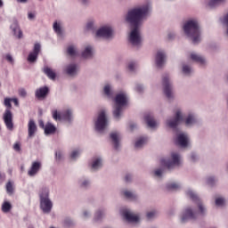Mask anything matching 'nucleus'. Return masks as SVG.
<instances>
[{
	"mask_svg": "<svg viewBox=\"0 0 228 228\" xmlns=\"http://www.w3.org/2000/svg\"><path fill=\"white\" fill-rule=\"evenodd\" d=\"M125 181H126V183H129V182L131 181V175H126L125 176Z\"/></svg>",
	"mask_w": 228,
	"mask_h": 228,
	"instance_id": "nucleus-54",
	"label": "nucleus"
},
{
	"mask_svg": "<svg viewBox=\"0 0 228 228\" xmlns=\"http://www.w3.org/2000/svg\"><path fill=\"white\" fill-rule=\"evenodd\" d=\"M3 6V0H0V8Z\"/></svg>",
	"mask_w": 228,
	"mask_h": 228,
	"instance_id": "nucleus-64",
	"label": "nucleus"
},
{
	"mask_svg": "<svg viewBox=\"0 0 228 228\" xmlns=\"http://www.w3.org/2000/svg\"><path fill=\"white\" fill-rule=\"evenodd\" d=\"M83 4H86V0H80Z\"/></svg>",
	"mask_w": 228,
	"mask_h": 228,
	"instance_id": "nucleus-62",
	"label": "nucleus"
},
{
	"mask_svg": "<svg viewBox=\"0 0 228 228\" xmlns=\"http://www.w3.org/2000/svg\"><path fill=\"white\" fill-rule=\"evenodd\" d=\"M144 120L148 126V127H156L157 126V123H156V120H154V117H152V115L151 114H147L145 117H144Z\"/></svg>",
	"mask_w": 228,
	"mask_h": 228,
	"instance_id": "nucleus-22",
	"label": "nucleus"
},
{
	"mask_svg": "<svg viewBox=\"0 0 228 228\" xmlns=\"http://www.w3.org/2000/svg\"><path fill=\"white\" fill-rule=\"evenodd\" d=\"M12 210V203L8 201H4L2 205L3 213H10Z\"/></svg>",
	"mask_w": 228,
	"mask_h": 228,
	"instance_id": "nucleus-27",
	"label": "nucleus"
},
{
	"mask_svg": "<svg viewBox=\"0 0 228 228\" xmlns=\"http://www.w3.org/2000/svg\"><path fill=\"white\" fill-rule=\"evenodd\" d=\"M79 156V151H74L71 152L70 158L71 159H76V157Z\"/></svg>",
	"mask_w": 228,
	"mask_h": 228,
	"instance_id": "nucleus-43",
	"label": "nucleus"
},
{
	"mask_svg": "<svg viewBox=\"0 0 228 228\" xmlns=\"http://www.w3.org/2000/svg\"><path fill=\"white\" fill-rule=\"evenodd\" d=\"M58 120H64L65 122H70V120H72V111L70 110H67L62 112H59Z\"/></svg>",
	"mask_w": 228,
	"mask_h": 228,
	"instance_id": "nucleus-16",
	"label": "nucleus"
},
{
	"mask_svg": "<svg viewBox=\"0 0 228 228\" xmlns=\"http://www.w3.org/2000/svg\"><path fill=\"white\" fill-rule=\"evenodd\" d=\"M136 90H137L138 92H142V91L143 90V87H142V86H136Z\"/></svg>",
	"mask_w": 228,
	"mask_h": 228,
	"instance_id": "nucleus-59",
	"label": "nucleus"
},
{
	"mask_svg": "<svg viewBox=\"0 0 228 228\" xmlns=\"http://www.w3.org/2000/svg\"><path fill=\"white\" fill-rule=\"evenodd\" d=\"M35 17V13L33 12H28V19H33Z\"/></svg>",
	"mask_w": 228,
	"mask_h": 228,
	"instance_id": "nucleus-58",
	"label": "nucleus"
},
{
	"mask_svg": "<svg viewBox=\"0 0 228 228\" xmlns=\"http://www.w3.org/2000/svg\"><path fill=\"white\" fill-rule=\"evenodd\" d=\"M106 126H108L106 112L104 110H102L98 114V118L95 122V129L96 131H104V129H106Z\"/></svg>",
	"mask_w": 228,
	"mask_h": 228,
	"instance_id": "nucleus-8",
	"label": "nucleus"
},
{
	"mask_svg": "<svg viewBox=\"0 0 228 228\" xmlns=\"http://www.w3.org/2000/svg\"><path fill=\"white\" fill-rule=\"evenodd\" d=\"M40 44H35L33 52L28 54V61H29L30 63H35V61H37V59L38 58V54L40 53Z\"/></svg>",
	"mask_w": 228,
	"mask_h": 228,
	"instance_id": "nucleus-14",
	"label": "nucleus"
},
{
	"mask_svg": "<svg viewBox=\"0 0 228 228\" xmlns=\"http://www.w3.org/2000/svg\"><path fill=\"white\" fill-rule=\"evenodd\" d=\"M53 117L54 120H58V110H57L53 111Z\"/></svg>",
	"mask_w": 228,
	"mask_h": 228,
	"instance_id": "nucleus-50",
	"label": "nucleus"
},
{
	"mask_svg": "<svg viewBox=\"0 0 228 228\" xmlns=\"http://www.w3.org/2000/svg\"><path fill=\"white\" fill-rule=\"evenodd\" d=\"M183 31L187 37L192 39L193 44H199L200 42V28L197 20H188L183 25Z\"/></svg>",
	"mask_w": 228,
	"mask_h": 228,
	"instance_id": "nucleus-3",
	"label": "nucleus"
},
{
	"mask_svg": "<svg viewBox=\"0 0 228 228\" xmlns=\"http://www.w3.org/2000/svg\"><path fill=\"white\" fill-rule=\"evenodd\" d=\"M208 184H210V185L215 184V178L214 177L208 178Z\"/></svg>",
	"mask_w": 228,
	"mask_h": 228,
	"instance_id": "nucleus-48",
	"label": "nucleus"
},
{
	"mask_svg": "<svg viewBox=\"0 0 228 228\" xmlns=\"http://www.w3.org/2000/svg\"><path fill=\"white\" fill-rule=\"evenodd\" d=\"M39 127L44 129L45 134H46V136L49 134H54V133H56V126L50 122L45 124L44 120H39Z\"/></svg>",
	"mask_w": 228,
	"mask_h": 228,
	"instance_id": "nucleus-9",
	"label": "nucleus"
},
{
	"mask_svg": "<svg viewBox=\"0 0 228 228\" xmlns=\"http://www.w3.org/2000/svg\"><path fill=\"white\" fill-rule=\"evenodd\" d=\"M183 120V116L181 115V110H177L175 118L173 120H167V124L168 127H171V129H175L178 124H181Z\"/></svg>",
	"mask_w": 228,
	"mask_h": 228,
	"instance_id": "nucleus-11",
	"label": "nucleus"
},
{
	"mask_svg": "<svg viewBox=\"0 0 228 228\" xmlns=\"http://www.w3.org/2000/svg\"><path fill=\"white\" fill-rule=\"evenodd\" d=\"M172 160L167 159H162L160 163L163 167H166L168 170L174 168V167H179L180 165V157L177 153L171 154Z\"/></svg>",
	"mask_w": 228,
	"mask_h": 228,
	"instance_id": "nucleus-7",
	"label": "nucleus"
},
{
	"mask_svg": "<svg viewBox=\"0 0 228 228\" xmlns=\"http://www.w3.org/2000/svg\"><path fill=\"white\" fill-rule=\"evenodd\" d=\"M61 32H62V30H61V26L59 24V25H58V35H59V36L61 35Z\"/></svg>",
	"mask_w": 228,
	"mask_h": 228,
	"instance_id": "nucleus-57",
	"label": "nucleus"
},
{
	"mask_svg": "<svg viewBox=\"0 0 228 228\" xmlns=\"http://www.w3.org/2000/svg\"><path fill=\"white\" fill-rule=\"evenodd\" d=\"M134 127H136V125H130L131 131H133L134 129Z\"/></svg>",
	"mask_w": 228,
	"mask_h": 228,
	"instance_id": "nucleus-60",
	"label": "nucleus"
},
{
	"mask_svg": "<svg viewBox=\"0 0 228 228\" xmlns=\"http://www.w3.org/2000/svg\"><path fill=\"white\" fill-rule=\"evenodd\" d=\"M102 165V164L101 159H96L92 164V168L93 170H97V168H99V167H101Z\"/></svg>",
	"mask_w": 228,
	"mask_h": 228,
	"instance_id": "nucleus-32",
	"label": "nucleus"
},
{
	"mask_svg": "<svg viewBox=\"0 0 228 228\" xmlns=\"http://www.w3.org/2000/svg\"><path fill=\"white\" fill-rule=\"evenodd\" d=\"M115 103L116 107L113 110V116L114 118L119 119L120 113H122V107L127 104V96H126V94L122 93L117 94L115 97Z\"/></svg>",
	"mask_w": 228,
	"mask_h": 228,
	"instance_id": "nucleus-6",
	"label": "nucleus"
},
{
	"mask_svg": "<svg viewBox=\"0 0 228 228\" xmlns=\"http://www.w3.org/2000/svg\"><path fill=\"white\" fill-rule=\"evenodd\" d=\"M64 225H66L67 227H69V225H72V221L70 219H66L64 221Z\"/></svg>",
	"mask_w": 228,
	"mask_h": 228,
	"instance_id": "nucleus-49",
	"label": "nucleus"
},
{
	"mask_svg": "<svg viewBox=\"0 0 228 228\" xmlns=\"http://www.w3.org/2000/svg\"><path fill=\"white\" fill-rule=\"evenodd\" d=\"M67 53L69 56H76L77 54L76 49L72 45L68 47Z\"/></svg>",
	"mask_w": 228,
	"mask_h": 228,
	"instance_id": "nucleus-36",
	"label": "nucleus"
},
{
	"mask_svg": "<svg viewBox=\"0 0 228 228\" xmlns=\"http://www.w3.org/2000/svg\"><path fill=\"white\" fill-rule=\"evenodd\" d=\"M5 60H6L9 63H13V57H12V56L10 55V53H7V54L5 55Z\"/></svg>",
	"mask_w": 228,
	"mask_h": 228,
	"instance_id": "nucleus-42",
	"label": "nucleus"
},
{
	"mask_svg": "<svg viewBox=\"0 0 228 228\" xmlns=\"http://www.w3.org/2000/svg\"><path fill=\"white\" fill-rule=\"evenodd\" d=\"M6 191L9 193V195H12L13 193V183L12 182H8L6 183Z\"/></svg>",
	"mask_w": 228,
	"mask_h": 228,
	"instance_id": "nucleus-34",
	"label": "nucleus"
},
{
	"mask_svg": "<svg viewBox=\"0 0 228 228\" xmlns=\"http://www.w3.org/2000/svg\"><path fill=\"white\" fill-rule=\"evenodd\" d=\"M123 216L126 222H138L140 217L133 213L129 212L128 210L123 211Z\"/></svg>",
	"mask_w": 228,
	"mask_h": 228,
	"instance_id": "nucleus-19",
	"label": "nucleus"
},
{
	"mask_svg": "<svg viewBox=\"0 0 228 228\" xmlns=\"http://www.w3.org/2000/svg\"><path fill=\"white\" fill-rule=\"evenodd\" d=\"M92 28H94V23L93 22L87 23L86 29H92Z\"/></svg>",
	"mask_w": 228,
	"mask_h": 228,
	"instance_id": "nucleus-52",
	"label": "nucleus"
},
{
	"mask_svg": "<svg viewBox=\"0 0 228 228\" xmlns=\"http://www.w3.org/2000/svg\"><path fill=\"white\" fill-rule=\"evenodd\" d=\"M77 70V67L75 64H70L67 67L66 72L69 74V76H74Z\"/></svg>",
	"mask_w": 228,
	"mask_h": 228,
	"instance_id": "nucleus-25",
	"label": "nucleus"
},
{
	"mask_svg": "<svg viewBox=\"0 0 228 228\" xmlns=\"http://www.w3.org/2000/svg\"><path fill=\"white\" fill-rule=\"evenodd\" d=\"M84 216H88V212H84Z\"/></svg>",
	"mask_w": 228,
	"mask_h": 228,
	"instance_id": "nucleus-63",
	"label": "nucleus"
},
{
	"mask_svg": "<svg viewBox=\"0 0 228 228\" xmlns=\"http://www.w3.org/2000/svg\"><path fill=\"white\" fill-rule=\"evenodd\" d=\"M145 143H147V138L141 137L138 141L135 142V148L140 149V147L145 145Z\"/></svg>",
	"mask_w": 228,
	"mask_h": 228,
	"instance_id": "nucleus-29",
	"label": "nucleus"
},
{
	"mask_svg": "<svg viewBox=\"0 0 228 228\" xmlns=\"http://www.w3.org/2000/svg\"><path fill=\"white\" fill-rule=\"evenodd\" d=\"M41 168H42V162L40 161L32 162V165L29 170L28 171V175H29V177H35V175H37V174L40 172Z\"/></svg>",
	"mask_w": 228,
	"mask_h": 228,
	"instance_id": "nucleus-13",
	"label": "nucleus"
},
{
	"mask_svg": "<svg viewBox=\"0 0 228 228\" xmlns=\"http://www.w3.org/2000/svg\"><path fill=\"white\" fill-rule=\"evenodd\" d=\"M165 53L159 51L156 55V65L159 68L163 67V63H165Z\"/></svg>",
	"mask_w": 228,
	"mask_h": 228,
	"instance_id": "nucleus-21",
	"label": "nucleus"
},
{
	"mask_svg": "<svg viewBox=\"0 0 228 228\" xmlns=\"http://www.w3.org/2000/svg\"><path fill=\"white\" fill-rule=\"evenodd\" d=\"M181 188V185H179V183H167V190H179Z\"/></svg>",
	"mask_w": 228,
	"mask_h": 228,
	"instance_id": "nucleus-30",
	"label": "nucleus"
},
{
	"mask_svg": "<svg viewBox=\"0 0 228 228\" xmlns=\"http://www.w3.org/2000/svg\"><path fill=\"white\" fill-rule=\"evenodd\" d=\"M146 216L148 220H151V218H154L156 216V211L148 212Z\"/></svg>",
	"mask_w": 228,
	"mask_h": 228,
	"instance_id": "nucleus-40",
	"label": "nucleus"
},
{
	"mask_svg": "<svg viewBox=\"0 0 228 228\" xmlns=\"http://www.w3.org/2000/svg\"><path fill=\"white\" fill-rule=\"evenodd\" d=\"M163 174V171L161 169L155 170V175L157 177H161V175Z\"/></svg>",
	"mask_w": 228,
	"mask_h": 228,
	"instance_id": "nucleus-46",
	"label": "nucleus"
},
{
	"mask_svg": "<svg viewBox=\"0 0 228 228\" xmlns=\"http://www.w3.org/2000/svg\"><path fill=\"white\" fill-rule=\"evenodd\" d=\"M53 29H54L55 33H58V21H55L53 23Z\"/></svg>",
	"mask_w": 228,
	"mask_h": 228,
	"instance_id": "nucleus-51",
	"label": "nucleus"
},
{
	"mask_svg": "<svg viewBox=\"0 0 228 228\" xmlns=\"http://www.w3.org/2000/svg\"><path fill=\"white\" fill-rule=\"evenodd\" d=\"M191 60H192V61H196L197 63H200V65H204V63H206V60H204L202 56L196 53L191 54Z\"/></svg>",
	"mask_w": 228,
	"mask_h": 228,
	"instance_id": "nucleus-23",
	"label": "nucleus"
},
{
	"mask_svg": "<svg viewBox=\"0 0 228 228\" xmlns=\"http://www.w3.org/2000/svg\"><path fill=\"white\" fill-rule=\"evenodd\" d=\"M176 142L180 147H188V135H186V134H179Z\"/></svg>",
	"mask_w": 228,
	"mask_h": 228,
	"instance_id": "nucleus-20",
	"label": "nucleus"
},
{
	"mask_svg": "<svg viewBox=\"0 0 228 228\" xmlns=\"http://www.w3.org/2000/svg\"><path fill=\"white\" fill-rule=\"evenodd\" d=\"M37 123H35V120L29 119L28 124V138H33V136H35V134L37 133Z\"/></svg>",
	"mask_w": 228,
	"mask_h": 228,
	"instance_id": "nucleus-18",
	"label": "nucleus"
},
{
	"mask_svg": "<svg viewBox=\"0 0 228 228\" xmlns=\"http://www.w3.org/2000/svg\"><path fill=\"white\" fill-rule=\"evenodd\" d=\"M193 122H195V118L193 115L190 114L185 119V124L186 126H190L191 124H193Z\"/></svg>",
	"mask_w": 228,
	"mask_h": 228,
	"instance_id": "nucleus-35",
	"label": "nucleus"
},
{
	"mask_svg": "<svg viewBox=\"0 0 228 228\" xmlns=\"http://www.w3.org/2000/svg\"><path fill=\"white\" fill-rule=\"evenodd\" d=\"M88 184H89L88 181H84V182L82 183V184H81V187H82V188H86V186H88Z\"/></svg>",
	"mask_w": 228,
	"mask_h": 228,
	"instance_id": "nucleus-53",
	"label": "nucleus"
},
{
	"mask_svg": "<svg viewBox=\"0 0 228 228\" xmlns=\"http://www.w3.org/2000/svg\"><path fill=\"white\" fill-rule=\"evenodd\" d=\"M40 208L45 213H51L53 209V201L49 199V189L43 188L39 193Z\"/></svg>",
	"mask_w": 228,
	"mask_h": 228,
	"instance_id": "nucleus-5",
	"label": "nucleus"
},
{
	"mask_svg": "<svg viewBox=\"0 0 228 228\" xmlns=\"http://www.w3.org/2000/svg\"><path fill=\"white\" fill-rule=\"evenodd\" d=\"M18 3H28V0H17Z\"/></svg>",
	"mask_w": 228,
	"mask_h": 228,
	"instance_id": "nucleus-61",
	"label": "nucleus"
},
{
	"mask_svg": "<svg viewBox=\"0 0 228 228\" xmlns=\"http://www.w3.org/2000/svg\"><path fill=\"white\" fill-rule=\"evenodd\" d=\"M102 217V212L98 211L96 213L95 220H101Z\"/></svg>",
	"mask_w": 228,
	"mask_h": 228,
	"instance_id": "nucleus-47",
	"label": "nucleus"
},
{
	"mask_svg": "<svg viewBox=\"0 0 228 228\" xmlns=\"http://www.w3.org/2000/svg\"><path fill=\"white\" fill-rule=\"evenodd\" d=\"M36 99H38L39 101H44L47 95H49V87L43 86L40 88H37L35 92Z\"/></svg>",
	"mask_w": 228,
	"mask_h": 228,
	"instance_id": "nucleus-15",
	"label": "nucleus"
},
{
	"mask_svg": "<svg viewBox=\"0 0 228 228\" xmlns=\"http://www.w3.org/2000/svg\"><path fill=\"white\" fill-rule=\"evenodd\" d=\"M221 3H224V0H210L208 3V6L210 8H215V6H218Z\"/></svg>",
	"mask_w": 228,
	"mask_h": 228,
	"instance_id": "nucleus-31",
	"label": "nucleus"
},
{
	"mask_svg": "<svg viewBox=\"0 0 228 228\" xmlns=\"http://www.w3.org/2000/svg\"><path fill=\"white\" fill-rule=\"evenodd\" d=\"M162 83L165 95L167 97V99H172V86L170 85L168 76L163 77Z\"/></svg>",
	"mask_w": 228,
	"mask_h": 228,
	"instance_id": "nucleus-12",
	"label": "nucleus"
},
{
	"mask_svg": "<svg viewBox=\"0 0 228 228\" xmlns=\"http://www.w3.org/2000/svg\"><path fill=\"white\" fill-rule=\"evenodd\" d=\"M110 139L114 143V148L118 149V133L113 132L110 134Z\"/></svg>",
	"mask_w": 228,
	"mask_h": 228,
	"instance_id": "nucleus-24",
	"label": "nucleus"
},
{
	"mask_svg": "<svg viewBox=\"0 0 228 228\" xmlns=\"http://www.w3.org/2000/svg\"><path fill=\"white\" fill-rule=\"evenodd\" d=\"M123 195L126 197V199H136V196L129 191H123Z\"/></svg>",
	"mask_w": 228,
	"mask_h": 228,
	"instance_id": "nucleus-33",
	"label": "nucleus"
},
{
	"mask_svg": "<svg viewBox=\"0 0 228 228\" xmlns=\"http://www.w3.org/2000/svg\"><path fill=\"white\" fill-rule=\"evenodd\" d=\"M93 53H92V46H87L82 53V58H92Z\"/></svg>",
	"mask_w": 228,
	"mask_h": 228,
	"instance_id": "nucleus-26",
	"label": "nucleus"
},
{
	"mask_svg": "<svg viewBox=\"0 0 228 228\" xmlns=\"http://www.w3.org/2000/svg\"><path fill=\"white\" fill-rule=\"evenodd\" d=\"M42 70L44 74L48 77V79H51L52 81L56 80V70L48 66H45Z\"/></svg>",
	"mask_w": 228,
	"mask_h": 228,
	"instance_id": "nucleus-17",
	"label": "nucleus"
},
{
	"mask_svg": "<svg viewBox=\"0 0 228 228\" xmlns=\"http://www.w3.org/2000/svg\"><path fill=\"white\" fill-rule=\"evenodd\" d=\"M12 102H14L15 106H19V100L17 98H12Z\"/></svg>",
	"mask_w": 228,
	"mask_h": 228,
	"instance_id": "nucleus-55",
	"label": "nucleus"
},
{
	"mask_svg": "<svg viewBox=\"0 0 228 228\" xmlns=\"http://www.w3.org/2000/svg\"><path fill=\"white\" fill-rule=\"evenodd\" d=\"M18 94H19L20 97H26L28 95V93L26 92V89H24V88L19 89Z\"/></svg>",
	"mask_w": 228,
	"mask_h": 228,
	"instance_id": "nucleus-38",
	"label": "nucleus"
},
{
	"mask_svg": "<svg viewBox=\"0 0 228 228\" xmlns=\"http://www.w3.org/2000/svg\"><path fill=\"white\" fill-rule=\"evenodd\" d=\"M104 94L108 97H110V95H111V89H110V86H104Z\"/></svg>",
	"mask_w": 228,
	"mask_h": 228,
	"instance_id": "nucleus-39",
	"label": "nucleus"
},
{
	"mask_svg": "<svg viewBox=\"0 0 228 228\" xmlns=\"http://www.w3.org/2000/svg\"><path fill=\"white\" fill-rule=\"evenodd\" d=\"M191 161H195V159H197V155H195V154H191Z\"/></svg>",
	"mask_w": 228,
	"mask_h": 228,
	"instance_id": "nucleus-56",
	"label": "nucleus"
},
{
	"mask_svg": "<svg viewBox=\"0 0 228 228\" xmlns=\"http://www.w3.org/2000/svg\"><path fill=\"white\" fill-rule=\"evenodd\" d=\"M12 29L15 37H17L18 38H20L22 37V30H20V28H19L17 25L12 26Z\"/></svg>",
	"mask_w": 228,
	"mask_h": 228,
	"instance_id": "nucleus-28",
	"label": "nucleus"
},
{
	"mask_svg": "<svg viewBox=\"0 0 228 228\" xmlns=\"http://www.w3.org/2000/svg\"><path fill=\"white\" fill-rule=\"evenodd\" d=\"M12 102V98H4V104L5 107H7V109L5 110L3 115V119L7 129H9V131L13 130V113H12V110H11Z\"/></svg>",
	"mask_w": 228,
	"mask_h": 228,
	"instance_id": "nucleus-4",
	"label": "nucleus"
},
{
	"mask_svg": "<svg viewBox=\"0 0 228 228\" xmlns=\"http://www.w3.org/2000/svg\"><path fill=\"white\" fill-rule=\"evenodd\" d=\"M149 13V6L144 5L142 7L134 8L128 11L126 15V21L134 28L129 36V42L132 45H140L142 44V37H140V31L138 26L142 22L143 17Z\"/></svg>",
	"mask_w": 228,
	"mask_h": 228,
	"instance_id": "nucleus-1",
	"label": "nucleus"
},
{
	"mask_svg": "<svg viewBox=\"0 0 228 228\" xmlns=\"http://www.w3.org/2000/svg\"><path fill=\"white\" fill-rule=\"evenodd\" d=\"M134 67H136V64L134 62H130L128 64V69L130 70V72H133L134 70Z\"/></svg>",
	"mask_w": 228,
	"mask_h": 228,
	"instance_id": "nucleus-44",
	"label": "nucleus"
},
{
	"mask_svg": "<svg viewBox=\"0 0 228 228\" xmlns=\"http://www.w3.org/2000/svg\"><path fill=\"white\" fill-rule=\"evenodd\" d=\"M13 149H14V151H16L17 152H20V143L16 142V143L13 145Z\"/></svg>",
	"mask_w": 228,
	"mask_h": 228,
	"instance_id": "nucleus-45",
	"label": "nucleus"
},
{
	"mask_svg": "<svg viewBox=\"0 0 228 228\" xmlns=\"http://www.w3.org/2000/svg\"><path fill=\"white\" fill-rule=\"evenodd\" d=\"M96 37H102V38H111V37H113V29H111V27H102L97 30Z\"/></svg>",
	"mask_w": 228,
	"mask_h": 228,
	"instance_id": "nucleus-10",
	"label": "nucleus"
},
{
	"mask_svg": "<svg viewBox=\"0 0 228 228\" xmlns=\"http://www.w3.org/2000/svg\"><path fill=\"white\" fill-rule=\"evenodd\" d=\"M225 204V200L224 198H217L216 200V206H224Z\"/></svg>",
	"mask_w": 228,
	"mask_h": 228,
	"instance_id": "nucleus-37",
	"label": "nucleus"
},
{
	"mask_svg": "<svg viewBox=\"0 0 228 228\" xmlns=\"http://www.w3.org/2000/svg\"><path fill=\"white\" fill-rule=\"evenodd\" d=\"M183 74H190V72H191V69L189 68L188 65H184L183 67Z\"/></svg>",
	"mask_w": 228,
	"mask_h": 228,
	"instance_id": "nucleus-41",
	"label": "nucleus"
},
{
	"mask_svg": "<svg viewBox=\"0 0 228 228\" xmlns=\"http://www.w3.org/2000/svg\"><path fill=\"white\" fill-rule=\"evenodd\" d=\"M187 195L193 200V202H196L197 208L194 210L191 208H186L181 218L182 224H186L188 220H197V217L203 216L206 213V208H204L202 201H200V199H199V196H197L193 191H188Z\"/></svg>",
	"mask_w": 228,
	"mask_h": 228,
	"instance_id": "nucleus-2",
	"label": "nucleus"
}]
</instances>
